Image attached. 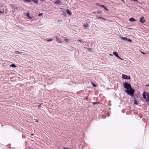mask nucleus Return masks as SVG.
Here are the masks:
<instances>
[{"label":"nucleus","instance_id":"obj_34","mask_svg":"<svg viewBox=\"0 0 149 149\" xmlns=\"http://www.w3.org/2000/svg\"><path fill=\"white\" fill-rule=\"evenodd\" d=\"M35 122H36V123H39V122L38 120L37 119H35Z\"/></svg>","mask_w":149,"mask_h":149},{"label":"nucleus","instance_id":"obj_39","mask_svg":"<svg viewBox=\"0 0 149 149\" xmlns=\"http://www.w3.org/2000/svg\"><path fill=\"white\" fill-rule=\"evenodd\" d=\"M40 1L42 2H45V0H40Z\"/></svg>","mask_w":149,"mask_h":149},{"label":"nucleus","instance_id":"obj_17","mask_svg":"<svg viewBox=\"0 0 149 149\" xmlns=\"http://www.w3.org/2000/svg\"><path fill=\"white\" fill-rule=\"evenodd\" d=\"M54 40V38H47L46 40L47 42H50L53 41Z\"/></svg>","mask_w":149,"mask_h":149},{"label":"nucleus","instance_id":"obj_23","mask_svg":"<svg viewBox=\"0 0 149 149\" xmlns=\"http://www.w3.org/2000/svg\"><path fill=\"white\" fill-rule=\"evenodd\" d=\"M69 41V39L68 38H65L64 39V40L63 41V42L65 43H66L67 42Z\"/></svg>","mask_w":149,"mask_h":149},{"label":"nucleus","instance_id":"obj_4","mask_svg":"<svg viewBox=\"0 0 149 149\" xmlns=\"http://www.w3.org/2000/svg\"><path fill=\"white\" fill-rule=\"evenodd\" d=\"M120 38L123 40H124L125 41H127V42H132V40L129 38H127L126 37H120Z\"/></svg>","mask_w":149,"mask_h":149},{"label":"nucleus","instance_id":"obj_37","mask_svg":"<svg viewBox=\"0 0 149 149\" xmlns=\"http://www.w3.org/2000/svg\"><path fill=\"white\" fill-rule=\"evenodd\" d=\"M63 149H69V148H66L65 147H63Z\"/></svg>","mask_w":149,"mask_h":149},{"label":"nucleus","instance_id":"obj_16","mask_svg":"<svg viewBox=\"0 0 149 149\" xmlns=\"http://www.w3.org/2000/svg\"><path fill=\"white\" fill-rule=\"evenodd\" d=\"M56 41L60 43H62V41L61 40V39L59 38L56 37Z\"/></svg>","mask_w":149,"mask_h":149},{"label":"nucleus","instance_id":"obj_15","mask_svg":"<svg viewBox=\"0 0 149 149\" xmlns=\"http://www.w3.org/2000/svg\"><path fill=\"white\" fill-rule=\"evenodd\" d=\"M129 21L130 22H133L136 21V20L134 17H131L129 19Z\"/></svg>","mask_w":149,"mask_h":149},{"label":"nucleus","instance_id":"obj_27","mask_svg":"<svg viewBox=\"0 0 149 149\" xmlns=\"http://www.w3.org/2000/svg\"><path fill=\"white\" fill-rule=\"evenodd\" d=\"M86 49H87L88 50V51L89 52H92V49L91 48H86Z\"/></svg>","mask_w":149,"mask_h":149},{"label":"nucleus","instance_id":"obj_8","mask_svg":"<svg viewBox=\"0 0 149 149\" xmlns=\"http://www.w3.org/2000/svg\"><path fill=\"white\" fill-rule=\"evenodd\" d=\"M146 20L144 19V17L143 16H141L139 19V22L142 24H144L146 22Z\"/></svg>","mask_w":149,"mask_h":149},{"label":"nucleus","instance_id":"obj_6","mask_svg":"<svg viewBox=\"0 0 149 149\" xmlns=\"http://www.w3.org/2000/svg\"><path fill=\"white\" fill-rule=\"evenodd\" d=\"M122 78L125 79L130 80L131 79V77L130 75L123 74L122 75Z\"/></svg>","mask_w":149,"mask_h":149},{"label":"nucleus","instance_id":"obj_11","mask_svg":"<svg viewBox=\"0 0 149 149\" xmlns=\"http://www.w3.org/2000/svg\"><path fill=\"white\" fill-rule=\"evenodd\" d=\"M66 13L70 16H71L72 15L71 10L69 9H66Z\"/></svg>","mask_w":149,"mask_h":149},{"label":"nucleus","instance_id":"obj_43","mask_svg":"<svg viewBox=\"0 0 149 149\" xmlns=\"http://www.w3.org/2000/svg\"><path fill=\"white\" fill-rule=\"evenodd\" d=\"M109 55H110V56H113V55H112V54H110Z\"/></svg>","mask_w":149,"mask_h":149},{"label":"nucleus","instance_id":"obj_41","mask_svg":"<svg viewBox=\"0 0 149 149\" xmlns=\"http://www.w3.org/2000/svg\"><path fill=\"white\" fill-rule=\"evenodd\" d=\"M34 134L32 133L31 134V135L32 136H33L34 135Z\"/></svg>","mask_w":149,"mask_h":149},{"label":"nucleus","instance_id":"obj_2","mask_svg":"<svg viewBox=\"0 0 149 149\" xmlns=\"http://www.w3.org/2000/svg\"><path fill=\"white\" fill-rule=\"evenodd\" d=\"M143 98L145 99L147 103L149 102V93L147 92L146 93L145 91H144L142 94Z\"/></svg>","mask_w":149,"mask_h":149},{"label":"nucleus","instance_id":"obj_5","mask_svg":"<svg viewBox=\"0 0 149 149\" xmlns=\"http://www.w3.org/2000/svg\"><path fill=\"white\" fill-rule=\"evenodd\" d=\"M25 15L26 16L27 18V19H29L31 20H33L34 19V17L31 15H30L29 12H28L25 14Z\"/></svg>","mask_w":149,"mask_h":149},{"label":"nucleus","instance_id":"obj_26","mask_svg":"<svg viewBox=\"0 0 149 149\" xmlns=\"http://www.w3.org/2000/svg\"><path fill=\"white\" fill-rule=\"evenodd\" d=\"M42 104V103H41L38 106V109H41V105Z\"/></svg>","mask_w":149,"mask_h":149},{"label":"nucleus","instance_id":"obj_13","mask_svg":"<svg viewBox=\"0 0 149 149\" xmlns=\"http://www.w3.org/2000/svg\"><path fill=\"white\" fill-rule=\"evenodd\" d=\"M96 5L97 6H98L99 7L101 8L104 9V5H100L99 3H96Z\"/></svg>","mask_w":149,"mask_h":149},{"label":"nucleus","instance_id":"obj_10","mask_svg":"<svg viewBox=\"0 0 149 149\" xmlns=\"http://www.w3.org/2000/svg\"><path fill=\"white\" fill-rule=\"evenodd\" d=\"M89 25L87 23H83L82 24V26L83 27V28L84 29H88V28L89 27Z\"/></svg>","mask_w":149,"mask_h":149},{"label":"nucleus","instance_id":"obj_30","mask_svg":"<svg viewBox=\"0 0 149 149\" xmlns=\"http://www.w3.org/2000/svg\"><path fill=\"white\" fill-rule=\"evenodd\" d=\"M42 15H43V13H40L38 15V16L39 17H41L42 16Z\"/></svg>","mask_w":149,"mask_h":149},{"label":"nucleus","instance_id":"obj_21","mask_svg":"<svg viewBox=\"0 0 149 149\" xmlns=\"http://www.w3.org/2000/svg\"><path fill=\"white\" fill-rule=\"evenodd\" d=\"M83 40L81 39H79L77 40V42H79L80 44V45H81L83 43Z\"/></svg>","mask_w":149,"mask_h":149},{"label":"nucleus","instance_id":"obj_7","mask_svg":"<svg viewBox=\"0 0 149 149\" xmlns=\"http://www.w3.org/2000/svg\"><path fill=\"white\" fill-rule=\"evenodd\" d=\"M113 55L117 58L120 59L121 60H123V59L121 58L118 55V53L116 51L113 52Z\"/></svg>","mask_w":149,"mask_h":149},{"label":"nucleus","instance_id":"obj_42","mask_svg":"<svg viewBox=\"0 0 149 149\" xmlns=\"http://www.w3.org/2000/svg\"><path fill=\"white\" fill-rule=\"evenodd\" d=\"M97 104H100V102H97Z\"/></svg>","mask_w":149,"mask_h":149},{"label":"nucleus","instance_id":"obj_29","mask_svg":"<svg viewBox=\"0 0 149 149\" xmlns=\"http://www.w3.org/2000/svg\"><path fill=\"white\" fill-rule=\"evenodd\" d=\"M140 52L143 55H146V53H145L144 52H143L141 51H140Z\"/></svg>","mask_w":149,"mask_h":149},{"label":"nucleus","instance_id":"obj_1","mask_svg":"<svg viewBox=\"0 0 149 149\" xmlns=\"http://www.w3.org/2000/svg\"><path fill=\"white\" fill-rule=\"evenodd\" d=\"M123 85L124 88L126 89L125 91H131L132 90L134 89V88H132L131 84L127 82H123Z\"/></svg>","mask_w":149,"mask_h":149},{"label":"nucleus","instance_id":"obj_19","mask_svg":"<svg viewBox=\"0 0 149 149\" xmlns=\"http://www.w3.org/2000/svg\"><path fill=\"white\" fill-rule=\"evenodd\" d=\"M133 100L134 101V104L136 105H138V103L137 101L136 100V99L135 98H134L133 99Z\"/></svg>","mask_w":149,"mask_h":149},{"label":"nucleus","instance_id":"obj_25","mask_svg":"<svg viewBox=\"0 0 149 149\" xmlns=\"http://www.w3.org/2000/svg\"><path fill=\"white\" fill-rule=\"evenodd\" d=\"M38 0H33L32 2L36 4H37L38 3Z\"/></svg>","mask_w":149,"mask_h":149},{"label":"nucleus","instance_id":"obj_35","mask_svg":"<svg viewBox=\"0 0 149 149\" xmlns=\"http://www.w3.org/2000/svg\"><path fill=\"white\" fill-rule=\"evenodd\" d=\"M88 96H86V97H84V100H88Z\"/></svg>","mask_w":149,"mask_h":149},{"label":"nucleus","instance_id":"obj_38","mask_svg":"<svg viewBox=\"0 0 149 149\" xmlns=\"http://www.w3.org/2000/svg\"><path fill=\"white\" fill-rule=\"evenodd\" d=\"M146 86L148 87H149V84H146Z\"/></svg>","mask_w":149,"mask_h":149},{"label":"nucleus","instance_id":"obj_3","mask_svg":"<svg viewBox=\"0 0 149 149\" xmlns=\"http://www.w3.org/2000/svg\"><path fill=\"white\" fill-rule=\"evenodd\" d=\"M125 91L128 95H129L132 97L134 98V99L135 98V96L134 95V93L135 92V91L134 89L132 90L131 91Z\"/></svg>","mask_w":149,"mask_h":149},{"label":"nucleus","instance_id":"obj_32","mask_svg":"<svg viewBox=\"0 0 149 149\" xmlns=\"http://www.w3.org/2000/svg\"><path fill=\"white\" fill-rule=\"evenodd\" d=\"M134 95H135V97H136L137 98H138V95L137 94H136V93L134 94Z\"/></svg>","mask_w":149,"mask_h":149},{"label":"nucleus","instance_id":"obj_20","mask_svg":"<svg viewBox=\"0 0 149 149\" xmlns=\"http://www.w3.org/2000/svg\"><path fill=\"white\" fill-rule=\"evenodd\" d=\"M10 67H12L13 68H15L17 67V66L15 64L12 63L10 65Z\"/></svg>","mask_w":149,"mask_h":149},{"label":"nucleus","instance_id":"obj_40","mask_svg":"<svg viewBox=\"0 0 149 149\" xmlns=\"http://www.w3.org/2000/svg\"><path fill=\"white\" fill-rule=\"evenodd\" d=\"M121 1L123 2V3H125V1H124V0H121Z\"/></svg>","mask_w":149,"mask_h":149},{"label":"nucleus","instance_id":"obj_36","mask_svg":"<svg viewBox=\"0 0 149 149\" xmlns=\"http://www.w3.org/2000/svg\"><path fill=\"white\" fill-rule=\"evenodd\" d=\"M12 9L13 8H15V6L14 5H13V4H12Z\"/></svg>","mask_w":149,"mask_h":149},{"label":"nucleus","instance_id":"obj_28","mask_svg":"<svg viewBox=\"0 0 149 149\" xmlns=\"http://www.w3.org/2000/svg\"><path fill=\"white\" fill-rule=\"evenodd\" d=\"M104 10H106L107 11H108L109 10V9L105 6H104Z\"/></svg>","mask_w":149,"mask_h":149},{"label":"nucleus","instance_id":"obj_33","mask_svg":"<svg viewBox=\"0 0 149 149\" xmlns=\"http://www.w3.org/2000/svg\"><path fill=\"white\" fill-rule=\"evenodd\" d=\"M92 103L93 104L95 105L97 104V102H92Z\"/></svg>","mask_w":149,"mask_h":149},{"label":"nucleus","instance_id":"obj_14","mask_svg":"<svg viewBox=\"0 0 149 149\" xmlns=\"http://www.w3.org/2000/svg\"><path fill=\"white\" fill-rule=\"evenodd\" d=\"M92 13L96 15H99L100 14L102 13V11H97L95 12H92Z\"/></svg>","mask_w":149,"mask_h":149},{"label":"nucleus","instance_id":"obj_12","mask_svg":"<svg viewBox=\"0 0 149 149\" xmlns=\"http://www.w3.org/2000/svg\"><path fill=\"white\" fill-rule=\"evenodd\" d=\"M96 5L97 6H98L99 7L101 8L104 9V5H100L99 3H96Z\"/></svg>","mask_w":149,"mask_h":149},{"label":"nucleus","instance_id":"obj_18","mask_svg":"<svg viewBox=\"0 0 149 149\" xmlns=\"http://www.w3.org/2000/svg\"><path fill=\"white\" fill-rule=\"evenodd\" d=\"M97 19H102L104 21H105L106 20V19L102 17H100V16H99L97 18Z\"/></svg>","mask_w":149,"mask_h":149},{"label":"nucleus","instance_id":"obj_22","mask_svg":"<svg viewBox=\"0 0 149 149\" xmlns=\"http://www.w3.org/2000/svg\"><path fill=\"white\" fill-rule=\"evenodd\" d=\"M14 53V54H21V52L19 51H15Z\"/></svg>","mask_w":149,"mask_h":149},{"label":"nucleus","instance_id":"obj_24","mask_svg":"<svg viewBox=\"0 0 149 149\" xmlns=\"http://www.w3.org/2000/svg\"><path fill=\"white\" fill-rule=\"evenodd\" d=\"M91 85L94 87H96V85L93 82H91Z\"/></svg>","mask_w":149,"mask_h":149},{"label":"nucleus","instance_id":"obj_31","mask_svg":"<svg viewBox=\"0 0 149 149\" xmlns=\"http://www.w3.org/2000/svg\"><path fill=\"white\" fill-rule=\"evenodd\" d=\"M4 13V11H0V15H3V13Z\"/></svg>","mask_w":149,"mask_h":149},{"label":"nucleus","instance_id":"obj_9","mask_svg":"<svg viewBox=\"0 0 149 149\" xmlns=\"http://www.w3.org/2000/svg\"><path fill=\"white\" fill-rule=\"evenodd\" d=\"M54 4L56 6H58L61 4V2L60 0H57L54 1Z\"/></svg>","mask_w":149,"mask_h":149}]
</instances>
